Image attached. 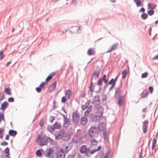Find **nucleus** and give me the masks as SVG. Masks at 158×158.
<instances>
[{
  "instance_id": "20e7f679",
  "label": "nucleus",
  "mask_w": 158,
  "mask_h": 158,
  "mask_svg": "<svg viewBox=\"0 0 158 158\" xmlns=\"http://www.w3.org/2000/svg\"><path fill=\"white\" fill-rule=\"evenodd\" d=\"M102 118V112L101 111H99L96 113L95 115L92 118V120L94 121H99Z\"/></svg>"
},
{
  "instance_id": "6e6d98bb",
  "label": "nucleus",
  "mask_w": 158,
  "mask_h": 158,
  "mask_svg": "<svg viewBox=\"0 0 158 158\" xmlns=\"http://www.w3.org/2000/svg\"><path fill=\"white\" fill-rule=\"evenodd\" d=\"M71 2L74 5H76L77 4V1L76 0H72Z\"/></svg>"
},
{
  "instance_id": "9b49d317",
  "label": "nucleus",
  "mask_w": 158,
  "mask_h": 158,
  "mask_svg": "<svg viewBox=\"0 0 158 158\" xmlns=\"http://www.w3.org/2000/svg\"><path fill=\"white\" fill-rule=\"evenodd\" d=\"M148 122L147 120L145 121L143 123V131L145 133L147 132L148 130Z\"/></svg>"
},
{
  "instance_id": "423d86ee",
  "label": "nucleus",
  "mask_w": 158,
  "mask_h": 158,
  "mask_svg": "<svg viewBox=\"0 0 158 158\" xmlns=\"http://www.w3.org/2000/svg\"><path fill=\"white\" fill-rule=\"evenodd\" d=\"M96 134V128L94 127H91L89 130V136L93 137H94Z\"/></svg>"
},
{
  "instance_id": "680f3d73",
  "label": "nucleus",
  "mask_w": 158,
  "mask_h": 158,
  "mask_svg": "<svg viewBox=\"0 0 158 158\" xmlns=\"http://www.w3.org/2000/svg\"><path fill=\"white\" fill-rule=\"evenodd\" d=\"M156 146V144H152V150H153L155 147Z\"/></svg>"
},
{
  "instance_id": "c756f323",
  "label": "nucleus",
  "mask_w": 158,
  "mask_h": 158,
  "mask_svg": "<svg viewBox=\"0 0 158 158\" xmlns=\"http://www.w3.org/2000/svg\"><path fill=\"white\" fill-rule=\"evenodd\" d=\"M91 107H89L87 110V111L85 113V115L86 116L88 115L89 114L91 111Z\"/></svg>"
},
{
  "instance_id": "2eb2a0df",
  "label": "nucleus",
  "mask_w": 158,
  "mask_h": 158,
  "mask_svg": "<svg viewBox=\"0 0 158 158\" xmlns=\"http://www.w3.org/2000/svg\"><path fill=\"white\" fill-rule=\"evenodd\" d=\"M8 106V103L6 102H5L1 104L0 109L2 110H4L6 109Z\"/></svg>"
},
{
  "instance_id": "49530a36",
  "label": "nucleus",
  "mask_w": 158,
  "mask_h": 158,
  "mask_svg": "<svg viewBox=\"0 0 158 158\" xmlns=\"http://www.w3.org/2000/svg\"><path fill=\"white\" fill-rule=\"evenodd\" d=\"M55 117L53 116H51L49 118V121L50 123H52L53 120L55 119Z\"/></svg>"
},
{
  "instance_id": "4468645a",
  "label": "nucleus",
  "mask_w": 158,
  "mask_h": 158,
  "mask_svg": "<svg viewBox=\"0 0 158 158\" xmlns=\"http://www.w3.org/2000/svg\"><path fill=\"white\" fill-rule=\"evenodd\" d=\"M5 87V89L4 90V92H5L7 94L10 95H11V93L9 85H6Z\"/></svg>"
},
{
  "instance_id": "f03ea898",
  "label": "nucleus",
  "mask_w": 158,
  "mask_h": 158,
  "mask_svg": "<svg viewBox=\"0 0 158 158\" xmlns=\"http://www.w3.org/2000/svg\"><path fill=\"white\" fill-rule=\"evenodd\" d=\"M69 147L67 146H64L62 148L58 150L56 153V156L57 158H64L65 156V153H67L69 151L68 149Z\"/></svg>"
},
{
  "instance_id": "58836bf2",
  "label": "nucleus",
  "mask_w": 158,
  "mask_h": 158,
  "mask_svg": "<svg viewBox=\"0 0 158 158\" xmlns=\"http://www.w3.org/2000/svg\"><path fill=\"white\" fill-rule=\"evenodd\" d=\"M47 83L46 82H43L40 84L39 86L42 89V88H44V85H47Z\"/></svg>"
},
{
  "instance_id": "412c9836",
  "label": "nucleus",
  "mask_w": 158,
  "mask_h": 158,
  "mask_svg": "<svg viewBox=\"0 0 158 158\" xmlns=\"http://www.w3.org/2000/svg\"><path fill=\"white\" fill-rule=\"evenodd\" d=\"M9 133L10 135L15 136L17 133L16 131L11 130L9 131Z\"/></svg>"
},
{
  "instance_id": "1a4fd4ad",
  "label": "nucleus",
  "mask_w": 158,
  "mask_h": 158,
  "mask_svg": "<svg viewBox=\"0 0 158 158\" xmlns=\"http://www.w3.org/2000/svg\"><path fill=\"white\" fill-rule=\"evenodd\" d=\"M70 124V122L69 119L66 117H64V126L67 128L69 127Z\"/></svg>"
},
{
  "instance_id": "5701e85b",
  "label": "nucleus",
  "mask_w": 158,
  "mask_h": 158,
  "mask_svg": "<svg viewBox=\"0 0 158 158\" xmlns=\"http://www.w3.org/2000/svg\"><path fill=\"white\" fill-rule=\"evenodd\" d=\"M55 129L54 126H49L47 127L48 130L51 132H54Z\"/></svg>"
},
{
  "instance_id": "6ab92c4d",
  "label": "nucleus",
  "mask_w": 158,
  "mask_h": 158,
  "mask_svg": "<svg viewBox=\"0 0 158 158\" xmlns=\"http://www.w3.org/2000/svg\"><path fill=\"white\" fill-rule=\"evenodd\" d=\"M81 124L84 125H85L87 123V120L85 117H83L81 118Z\"/></svg>"
},
{
  "instance_id": "0e129e2a",
  "label": "nucleus",
  "mask_w": 158,
  "mask_h": 158,
  "mask_svg": "<svg viewBox=\"0 0 158 158\" xmlns=\"http://www.w3.org/2000/svg\"><path fill=\"white\" fill-rule=\"evenodd\" d=\"M153 59L155 60L158 59V54L156 56L154 57Z\"/></svg>"
},
{
  "instance_id": "603ef678",
  "label": "nucleus",
  "mask_w": 158,
  "mask_h": 158,
  "mask_svg": "<svg viewBox=\"0 0 158 158\" xmlns=\"http://www.w3.org/2000/svg\"><path fill=\"white\" fill-rule=\"evenodd\" d=\"M8 101L10 102H13L14 101V99L13 98L11 97L8 98Z\"/></svg>"
},
{
  "instance_id": "473e14b6",
  "label": "nucleus",
  "mask_w": 158,
  "mask_h": 158,
  "mask_svg": "<svg viewBox=\"0 0 158 158\" xmlns=\"http://www.w3.org/2000/svg\"><path fill=\"white\" fill-rule=\"evenodd\" d=\"M148 17V15L145 13H143L141 15V18L144 20L146 19Z\"/></svg>"
},
{
  "instance_id": "69168bd1",
  "label": "nucleus",
  "mask_w": 158,
  "mask_h": 158,
  "mask_svg": "<svg viewBox=\"0 0 158 158\" xmlns=\"http://www.w3.org/2000/svg\"><path fill=\"white\" fill-rule=\"evenodd\" d=\"M143 157V155L142 154V152H141L140 153V154L139 156V158H142Z\"/></svg>"
},
{
  "instance_id": "ddd939ff",
  "label": "nucleus",
  "mask_w": 158,
  "mask_h": 158,
  "mask_svg": "<svg viewBox=\"0 0 158 158\" xmlns=\"http://www.w3.org/2000/svg\"><path fill=\"white\" fill-rule=\"evenodd\" d=\"M100 99L99 96L97 95L95 96L92 100V102L94 104L99 103Z\"/></svg>"
},
{
  "instance_id": "7c9ffc66",
  "label": "nucleus",
  "mask_w": 158,
  "mask_h": 158,
  "mask_svg": "<svg viewBox=\"0 0 158 158\" xmlns=\"http://www.w3.org/2000/svg\"><path fill=\"white\" fill-rule=\"evenodd\" d=\"M94 85L92 81L91 84L90 86V90L91 92H92L94 90Z\"/></svg>"
},
{
  "instance_id": "3c124183",
  "label": "nucleus",
  "mask_w": 158,
  "mask_h": 158,
  "mask_svg": "<svg viewBox=\"0 0 158 158\" xmlns=\"http://www.w3.org/2000/svg\"><path fill=\"white\" fill-rule=\"evenodd\" d=\"M42 89L39 86V87H37L36 88V91L38 93L40 92L41 91Z\"/></svg>"
},
{
  "instance_id": "338daca9",
  "label": "nucleus",
  "mask_w": 158,
  "mask_h": 158,
  "mask_svg": "<svg viewBox=\"0 0 158 158\" xmlns=\"http://www.w3.org/2000/svg\"><path fill=\"white\" fill-rule=\"evenodd\" d=\"M119 76V75H118L115 78V79L114 80V81H115V82H116V81L117 80L118 77Z\"/></svg>"
},
{
  "instance_id": "0eeeda50",
  "label": "nucleus",
  "mask_w": 158,
  "mask_h": 158,
  "mask_svg": "<svg viewBox=\"0 0 158 158\" xmlns=\"http://www.w3.org/2000/svg\"><path fill=\"white\" fill-rule=\"evenodd\" d=\"M89 151V149L87 148V146L85 145L82 146L80 149V152L82 154L86 153Z\"/></svg>"
},
{
  "instance_id": "f704fd0d",
  "label": "nucleus",
  "mask_w": 158,
  "mask_h": 158,
  "mask_svg": "<svg viewBox=\"0 0 158 158\" xmlns=\"http://www.w3.org/2000/svg\"><path fill=\"white\" fill-rule=\"evenodd\" d=\"M4 129L3 128H0V138H2L3 136V132L4 131Z\"/></svg>"
},
{
  "instance_id": "8fccbe9b",
  "label": "nucleus",
  "mask_w": 158,
  "mask_h": 158,
  "mask_svg": "<svg viewBox=\"0 0 158 158\" xmlns=\"http://www.w3.org/2000/svg\"><path fill=\"white\" fill-rule=\"evenodd\" d=\"M4 57V55L3 54V52L2 51L0 52V59L1 60Z\"/></svg>"
},
{
  "instance_id": "a19ab883",
  "label": "nucleus",
  "mask_w": 158,
  "mask_h": 158,
  "mask_svg": "<svg viewBox=\"0 0 158 158\" xmlns=\"http://www.w3.org/2000/svg\"><path fill=\"white\" fill-rule=\"evenodd\" d=\"M102 78H100L99 79L98 83L97 84L98 85L101 86L102 85Z\"/></svg>"
},
{
  "instance_id": "aec40b11",
  "label": "nucleus",
  "mask_w": 158,
  "mask_h": 158,
  "mask_svg": "<svg viewBox=\"0 0 158 158\" xmlns=\"http://www.w3.org/2000/svg\"><path fill=\"white\" fill-rule=\"evenodd\" d=\"M55 73H51L46 79V81L48 82L50 80H51L52 77L54 76Z\"/></svg>"
},
{
  "instance_id": "393cba45",
  "label": "nucleus",
  "mask_w": 158,
  "mask_h": 158,
  "mask_svg": "<svg viewBox=\"0 0 158 158\" xmlns=\"http://www.w3.org/2000/svg\"><path fill=\"white\" fill-rule=\"evenodd\" d=\"M65 96L67 98H69L70 97V95L71 94V92L69 90H67L65 92Z\"/></svg>"
},
{
  "instance_id": "4c0bfd02",
  "label": "nucleus",
  "mask_w": 158,
  "mask_h": 158,
  "mask_svg": "<svg viewBox=\"0 0 158 158\" xmlns=\"http://www.w3.org/2000/svg\"><path fill=\"white\" fill-rule=\"evenodd\" d=\"M97 141L94 139L91 140V144L93 146L96 145L97 144Z\"/></svg>"
},
{
  "instance_id": "a211bd4d",
  "label": "nucleus",
  "mask_w": 158,
  "mask_h": 158,
  "mask_svg": "<svg viewBox=\"0 0 158 158\" xmlns=\"http://www.w3.org/2000/svg\"><path fill=\"white\" fill-rule=\"evenodd\" d=\"M118 46L117 44H115L113 45L110 48V49L108 50L106 52L108 53L110 52H111V51L115 50L117 48Z\"/></svg>"
},
{
  "instance_id": "4d7b16f0",
  "label": "nucleus",
  "mask_w": 158,
  "mask_h": 158,
  "mask_svg": "<svg viewBox=\"0 0 158 158\" xmlns=\"http://www.w3.org/2000/svg\"><path fill=\"white\" fill-rule=\"evenodd\" d=\"M95 106L96 108H101V105L99 104V103L97 104H95Z\"/></svg>"
},
{
  "instance_id": "c9c22d12",
  "label": "nucleus",
  "mask_w": 158,
  "mask_h": 158,
  "mask_svg": "<svg viewBox=\"0 0 158 158\" xmlns=\"http://www.w3.org/2000/svg\"><path fill=\"white\" fill-rule=\"evenodd\" d=\"M36 156H38L40 157L42 156V153L40 150H38L36 151Z\"/></svg>"
},
{
  "instance_id": "37998d69",
  "label": "nucleus",
  "mask_w": 158,
  "mask_h": 158,
  "mask_svg": "<svg viewBox=\"0 0 158 158\" xmlns=\"http://www.w3.org/2000/svg\"><path fill=\"white\" fill-rule=\"evenodd\" d=\"M4 98V94L2 93H0V101H2Z\"/></svg>"
},
{
  "instance_id": "de8ad7c7",
  "label": "nucleus",
  "mask_w": 158,
  "mask_h": 158,
  "mask_svg": "<svg viewBox=\"0 0 158 158\" xmlns=\"http://www.w3.org/2000/svg\"><path fill=\"white\" fill-rule=\"evenodd\" d=\"M44 120L42 119L40 122V125L41 127H42L44 125Z\"/></svg>"
},
{
  "instance_id": "c03bdc74",
  "label": "nucleus",
  "mask_w": 158,
  "mask_h": 158,
  "mask_svg": "<svg viewBox=\"0 0 158 158\" xmlns=\"http://www.w3.org/2000/svg\"><path fill=\"white\" fill-rule=\"evenodd\" d=\"M4 119V115L2 113H0V123L1 121L3 120Z\"/></svg>"
},
{
  "instance_id": "e433bc0d",
  "label": "nucleus",
  "mask_w": 158,
  "mask_h": 158,
  "mask_svg": "<svg viewBox=\"0 0 158 158\" xmlns=\"http://www.w3.org/2000/svg\"><path fill=\"white\" fill-rule=\"evenodd\" d=\"M148 75V73L147 72H145L143 73L141 75V77L142 78H145L147 77Z\"/></svg>"
},
{
  "instance_id": "7ed1b4c3",
  "label": "nucleus",
  "mask_w": 158,
  "mask_h": 158,
  "mask_svg": "<svg viewBox=\"0 0 158 158\" xmlns=\"http://www.w3.org/2000/svg\"><path fill=\"white\" fill-rule=\"evenodd\" d=\"M106 128V124L104 123H99L98 127V129L100 131H103V135L106 139V135L105 134L104 131Z\"/></svg>"
},
{
  "instance_id": "72a5a7b5",
  "label": "nucleus",
  "mask_w": 158,
  "mask_h": 158,
  "mask_svg": "<svg viewBox=\"0 0 158 158\" xmlns=\"http://www.w3.org/2000/svg\"><path fill=\"white\" fill-rule=\"evenodd\" d=\"M134 1L138 7L141 5V3L140 0H134Z\"/></svg>"
},
{
  "instance_id": "39448f33",
  "label": "nucleus",
  "mask_w": 158,
  "mask_h": 158,
  "mask_svg": "<svg viewBox=\"0 0 158 158\" xmlns=\"http://www.w3.org/2000/svg\"><path fill=\"white\" fill-rule=\"evenodd\" d=\"M64 135V131L61 130L57 132L55 134V137L56 139H59L62 138Z\"/></svg>"
},
{
  "instance_id": "f257e3e1",
  "label": "nucleus",
  "mask_w": 158,
  "mask_h": 158,
  "mask_svg": "<svg viewBox=\"0 0 158 158\" xmlns=\"http://www.w3.org/2000/svg\"><path fill=\"white\" fill-rule=\"evenodd\" d=\"M49 138L46 137L43 132L39 134L36 139V142L40 146L46 145L49 140H50Z\"/></svg>"
},
{
  "instance_id": "ea45409f",
  "label": "nucleus",
  "mask_w": 158,
  "mask_h": 158,
  "mask_svg": "<svg viewBox=\"0 0 158 158\" xmlns=\"http://www.w3.org/2000/svg\"><path fill=\"white\" fill-rule=\"evenodd\" d=\"M69 98H67L65 96L63 97L61 100V102L63 103H65Z\"/></svg>"
},
{
  "instance_id": "052dcab7",
  "label": "nucleus",
  "mask_w": 158,
  "mask_h": 158,
  "mask_svg": "<svg viewBox=\"0 0 158 158\" xmlns=\"http://www.w3.org/2000/svg\"><path fill=\"white\" fill-rule=\"evenodd\" d=\"M145 11V9L143 8H141L139 10L140 12H143Z\"/></svg>"
},
{
  "instance_id": "09e8293b",
  "label": "nucleus",
  "mask_w": 158,
  "mask_h": 158,
  "mask_svg": "<svg viewBox=\"0 0 158 158\" xmlns=\"http://www.w3.org/2000/svg\"><path fill=\"white\" fill-rule=\"evenodd\" d=\"M110 152L108 151L107 152L106 154V155L104 156V158H108L110 156Z\"/></svg>"
},
{
  "instance_id": "bb28decb",
  "label": "nucleus",
  "mask_w": 158,
  "mask_h": 158,
  "mask_svg": "<svg viewBox=\"0 0 158 158\" xmlns=\"http://www.w3.org/2000/svg\"><path fill=\"white\" fill-rule=\"evenodd\" d=\"M99 74V72H95L93 73V76L92 77V78H93L94 77L95 78H98V77Z\"/></svg>"
},
{
  "instance_id": "2f4dec72",
  "label": "nucleus",
  "mask_w": 158,
  "mask_h": 158,
  "mask_svg": "<svg viewBox=\"0 0 158 158\" xmlns=\"http://www.w3.org/2000/svg\"><path fill=\"white\" fill-rule=\"evenodd\" d=\"M123 100L121 97H119L118 102V104L119 105V106H121L122 104Z\"/></svg>"
},
{
  "instance_id": "a878e982",
  "label": "nucleus",
  "mask_w": 158,
  "mask_h": 158,
  "mask_svg": "<svg viewBox=\"0 0 158 158\" xmlns=\"http://www.w3.org/2000/svg\"><path fill=\"white\" fill-rule=\"evenodd\" d=\"M53 126L55 128L60 129L61 127V124L57 122L54 124Z\"/></svg>"
},
{
  "instance_id": "cd10ccee",
  "label": "nucleus",
  "mask_w": 158,
  "mask_h": 158,
  "mask_svg": "<svg viewBox=\"0 0 158 158\" xmlns=\"http://www.w3.org/2000/svg\"><path fill=\"white\" fill-rule=\"evenodd\" d=\"M127 70L125 69L122 73V78L123 79H124L126 78L127 76Z\"/></svg>"
},
{
  "instance_id": "6e6552de",
  "label": "nucleus",
  "mask_w": 158,
  "mask_h": 158,
  "mask_svg": "<svg viewBox=\"0 0 158 158\" xmlns=\"http://www.w3.org/2000/svg\"><path fill=\"white\" fill-rule=\"evenodd\" d=\"M53 150L51 148L47 149L45 152V156L46 157H50L52 155Z\"/></svg>"
},
{
  "instance_id": "9d476101",
  "label": "nucleus",
  "mask_w": 158,
  "mask_h": 158,
  "mask_svg": "<svg viewBox=\"0 0 158 158\" xmlns=\"http://www.w3.org/2000/svg\"><path fill=\"white\" fill-rule=\"evenodd\" d=\"M79 115L77 112H73V119L75 122H77L79 120Z\"/></svg>"
},
{
  "instance_id": "e2e57ef3",
  "label": "nucleus",
  "mask_w": 158,
  "mask_h": 158,
  "mask_svg": "<svg viewBox=\"0 0 158 158\" xmlns=\"http://www.w3.org/2000/svg\"><path fill=\"white\" fill-rule=\"evenodd\" d=\"M9 138V135H6L5 137V139L6 140H8Z\"/></svg>"
},
{
  "instance_id": "c85d7f7f",
  "label": "nucleus",
  "mask_w": 158,
  "mask_h": 158,
  "mask_svg": "<svg viewBox=\"0 0 158 158\" xmlns=\"http://www.w3.org/2000/svg\"><path fill=\"white\" fill-rule=\"evenodd\" d=\"M148 95V93L147 92H143L141 94V98H145L147 97Z\"/></svg>"
},
{
  "instance_id": "4be33fe9",
  "label": "nucleus",
  "mask_w": 158,
  "mask_h": 158,
  "mask_svg": "<svg viewBox=\"0 0 158 158\" xmlns=\"http://www.w3.org/2000/svg\"><path fill=\"white\" fill-rule=\"evenodd\" d=\"M148 6V8L152 9H154L156 6V5L153 3H149Z\"/></svg>"
},
{
  "instance_id": "864d4df0",
  "label": "nucleus",
  "mask_w": 158,
  "mask_h": 158,
  "mask_svg": "<svg viewBox=\"0 0 158 158\" xmlns=\"http://www.w3.org/2000/svg\"><path fill=\"white\" fill-rule=\"evenodd\" d=\"M149 91H150V93L151 94H152V93L153 90V87H150L149 88Z\"/></svg>"
},
{
  "instance_id": "f8f14e48",
  "label": "nucleus",
  "mask_w": 158,
  "mask_h": 158,
  "mask_svg": "<svg viewBox=\"0 0 158 158\" xmlns=\"http://www.w3.org/2000/svg\"><path fill=\"white\" fill-rule=\"evenodd\" d=\"M56 82H54L49 86L48 89L50 92H52L55 89L56 87Z\"/></svg>"
},
{
  "instance_id": "a18cd8bd",
  "label": "nucleus",
  "mask_w": 158,
  "mask_h": 158,
  "mask_svg": "<svg viewBox=\"0 0 158 158\" xmlns=\"http://www.w3.org/2000/svg\"><path fill=\"white\" fill-rule=\"evenodd\" d=\"M154 11L153 10H151L148 11V14L150 15H152L154 14Z\"/></svg>"
},
{
  "instance_id": "5fc2aeb1",
  "label": "nucleus",
  "mask_w": 158,
  "mask_h": 158,
  "mask_svg": "<svg viewBox=\"0 0 158 158\" xmlns=\"http://www.w3.org/2000/svg\"><path fill=\"white\" fill-rule=\"evenodd\" d=\"M8 144V143L5 141H3L1 143V145L2 146H6Z\"/></svg>"
},
{
  "instance_id": "bf43d9fd",
  "label": "nucleus",
  "mask_w": 158,
  "mask_h": 158,
  "mask_svg": "<svg viewBox=\"0 0 158 158\" xmlns=\"http://www.w3.org/2000/svg\"><path fill=\"white\" fill-rule=\"evenodd\" d=\"M97 150L96 149H94L91 151L90 153L91 154H93L95 152H97Z\"/></svg>"
},
{
  "instance_id": "dca6fc26",
  "label": "nucleus",
  "mask_w": 158,
  "mask_h": 158,
  "mask_svg": "<svg viewBox=\"0 0 158 158\" xmlns=\"http://www.w3.org/2000/svg\"><path fill=\"white\" fill-rule=\"evenodd\" d=\"M10 149L9 148H6L4 150V152L6 154L5 157H9L10 155Z\"/></svg>"
},
{
  "instance_id": "13d9d810",
  "label": "nucleus",
  "mask_w": 158,
  "mask_h": 158,
  "mask_svg": "<svg viewBox=\"0 0 158 158\" xmlns=\"http://www.w3.org/2000/svg\"><path fill=\"white\" fill-rule=\"evenodd\" d=\"M156 142V140L155 139H153L152 142V144H155Z\"/></svg>"
},
{
  "instance_id": "774afa93",
  "label": "nucleus",
  "mask_w": 158,
  "mask_h": 158,
  "mask_svg": "<svg viewBox=\"0 0 158 158\" xmlns=\"http://www.w3.org/2000/svg\"><path fill=\"white\" fill-rule=\"evenodd\" d=\"M146 108H144L142 110V111L143 112H146Z\"/></svg>"
},
{
  "instance_id": "79ce46f5",
  "label": "nucleus",
  "mask_w": 158,
  "mask_h": 158,
  "mask_svg": "<svg viewBox=\"0 0 158 158\" xmlns=\"http://www.w3.org/2000/svg\"><path fill=\"white\" fill-rule=\"evenodd\" d=\"M102 80L104 81L105 83H106L108 82V80L106 79V75H104L103 76Z\"/></svg>"
},
{
  "instance_id": "f3484780",
  "label": "nucleus",
  "mask_w": 158,
  "mask_h": 158,
  "mask_svg": "<svg viewBox=\"0 0 158 158\" xmlns=\"http://www.w3.org/2000/svg\"><path fill=\"white\" fill-rule=\"evenodd\" d=\"M95 53V51L93 48L89 49L87 51V54L89 56L94 55Z\"/></svg>"
},
{
  "instance_id": "b1692460",
  "label": "nucleus",
  "mask_w": 158,
  "mask_h": 158,
  "mask_svg": "<svg viewBox=\"0 0 158 158\" xmlns=\"http://www.w3.org/2000/svg\"><path fill=\"white\" fill-rule=\"evenodd\" d=\"M116 82L115 81H114V79L112 78L109 82V84L110 85H112L111 88H112L115 85Z\"/></svg>"
}]
</instances>
